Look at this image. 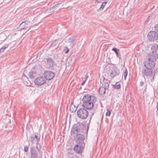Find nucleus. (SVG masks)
<instances>
[{
  "label": "nucleus",
  "instance_id": "c756f323",
  "mask_svg": "<svg viewBox=\"0 0 158 158\" xmlns=\"http://www.w3.org/2000/svg\"><path fill=\"white\" fill-rule=\"evenodd\" d=\"M144 82L143 81H141L139 85L140 86H142L144 85Z\"/></svg>",
  "mask_w": 158,
  "mask_h": 158
},
{
  "label": "nucleus",
  "instance_id": "7c9ffc66",
  "mask_svg": "<svg viewBox=\"0 0 158 158\" xmlns=\"http://www.w3.org/2000/svg\"><path fill=\"white\" fill-rule=\"evenodd\" d=\"M60 3H57L53 6V7L56 8L59 5H60Z\"/></svg>",
  "mask_w": 158,
  "mask_h": 158
},
{
  "label": "nucleus",
  "instance_id": "f257e3e1",
  "mask_svg": "<svg viewBox=\"0 0 158 158\" xmlns=\"http://www.w3.org/2000/svg\"><path fill=\"white\" fill-rule=\"evenodd\" d=\"M97 101V98L94 96H91L87 94L84 96L82 99L83 107L88 110H91L94 106V103Z\"/></svg>",
  "mask_w": 158,
  "mask_h": 158
},
{
  "label": "nucleus",
  "instance_id": "4c0bfd02",
  "mask_svg": "<svg viewBox=\"0 0 158 158\" xmlns=\"http://www.w3.org/2000/svg\"><path fill=\"white\" fill-rule=\"evenodd\" d=\"M157 110H158V102H157V106H156Z\"/></svg>",
  "mask_w": 158,
  "mask_h": 158
},
{
  "label": "nucleus",
  "instance_id": "f8f14e48",
  "mask_svg": "<svg viewBox=\"0 0 158 158\" xmlns=\"http://www.w3.org/2000/svg\"><path fill=\"white\" fill-rule=\"evenodd\" d=\"M29 140L31 142L32 144L34 143L38 144L40 140V137H38L35 135H31L29 138Z\"/></svg>",
  "mask_w": 158,
  "mask_h": 158
},
{
  "label": "nucleus",
  "instance_id": "5701e85b",
  "mask_svg": "<svg viewBox=\"0 0 158 158\" xmlns=\"http://www.w3.org/2000/svg\"><path fill=\"white\" fill-rule=\"evenodd\" d=\"M36 148H37L38 151L39 152L41 150V147L40 146V144L38 143V144H36Z\"/></svg>",
  "mask_w": 158,
  "mask_h": 158
},
{
  "label": "nucleus",
  "instance_id": "72a5a7b5",
  "mask_svg": "<svg viewBox=\"0 0 158 158\" xmlns=\"http://www.w3.org/2000/svg\"><path fill=\"white\" fill-rule=\"evenodd\" d=\"M147 84H146L145 85V88L144 89V92H146V89H147Z\"/></svg>",
  "mask_w": 158,
  "mask_h": 158
},
{
  "label": "nucleus",
  "instance_id": "ddd939ff",
  "mask_svg": "<svg viewBox=\"0 0 158 158\" xmlns=\"http://www.w3.org/2000/svg\"><path fill=\"white\" fill-rule=\"evenodd\" d=\"M81 126H74L71 129V133L72 134H75L80 132H83L82 130L80 129Z\"/></svg>",
  "mask_w": 158,
  "mask_h": 158
},
{
  "label": "nucleus",
  "instance_id": "393cba45",
  "mask_svg": "<svg viewBox=\"0 0 158 158\" xmlns=\"http://www.w3.org/2000/svg\"><path fill=\"white\" fill-rule=\"evenodd\" d=\"M8 46V44H6L1 48L2 51H4V49L7 48Z\"/></svg>",
  "mask_w": 158,
  "mask_h": 158
},
{
  "label": "nucleus",
  "instance_id": "9d476101",
  "mask_svg": "<svg viewBox=\"0 0 158 158\" xmlns=\"http://www.w3.org/2000/svg\"><path fill=\"white\" fill-rule=\"evenodd\" d=\"M44 77L46 80H50L53 78L55 76L54 73L50 71H46L44 73Z\"/></svg>",
  "mask_w": 158,
  "mask_h": 158
},
{
  "label": "nucleus",
  "instance_id": "bb28decb",
  "mask_svg": "<svg viewBox=\"0 0 158 158\" xmlns=\"http://www.w3.org/2000/svg\"><path fill=\"white\" fill-rule=\"evenodd\" d=\"M57 44V41L55 40L52 43V45L53 46H55L56 45V44Z\"/></svg>",
  "mask_w": 158,
  "mask_h": 158
},
{
  "label": "nucleus",
  "instance_id": "e433bc0d",
  "mask_svg": "<svg viewBox=\"0 0 158 158\" xmlns=\"http://www.w3.org/2000/svg\"><path fill=\"white\" fill-rule=\"evenodd\" d=\"M69 51V50L67 48V50L65 52L66 53H67Z\"/></svg>",
  "mask_w": 158,
  "mask_h": 158
},
{
  "label": "nucleus",
  "instance_id": "a878e982",
  "mask_svg": "<svg viewBox=\"0 0 158 158\" xmlns=\"http://www.w3.org/2000/svg\"><path fill=\"white\" fill-rule=\"evenodd\" d=\"M111 114V111L109 110H108L107 111V112L106 114V115L107 116H110Z\"/></svg>",
  "mask_w": 158,
  "mask_h": 158
},
{
  "label": "nucleus",
  "instance_id": "f03ea898",
  "mask_svg": "<svg viewBox=\"0 0 158 158\" xmlns=\"http://www.w3.org/2000/svg\"><path fill=\"white\" fill-rule=\"evenodd\" d=\"M77 144L75 146L74 150L76 153H81L83 152L85 146L84 140L85 136L81 134H77L75 138Z\"/></svg>",
  "mask_w": 158,
  "mask_h": 158
},
{
  "label": "nucleus",
  "instance_id": "7ed1b4c3",
  "mask_svg": "<svg viewBox=\"0 0 158 158\" xmlns=\"http://www.w3.org/2000/svg\"><path fill=\"white\" fill-rule=\"evenodd\" d=\"M151 49L152 52L148 54L146 59L155 62L158 58V45L156 44H152Z\"/></svg>",
  "mask_w": 158,
  "mask_h": 158
},
{
  "label": "nucleus",
  "instance_id": "ea45409f",
  "mask_svg": "<svg viewBox=\"0 0 158 158\" xmlns=\"http://www.w3.org/2000/svg\"><path fill=\"white\" fill-rule=\"evenodd\" d=\"M156 115L157 116H158V109L156 110Z\"/></svg>",
  "mask_w": 158,
  "mask_h": 158
},
{
  "label": "nucleus",
  "instance_id": "f704fd0d",
  "mask_svg": "<svg viewBox=\"0 0 158 158\" xmlns=\"http://www.w3.org/2000/svg\"><path fill=\"white\" fill-rule=\"evenodd\" d=\"M88 76L87 75H86L85 76V80H86V81L88 79Z\"/></svg>",
  "mask_w": 158,
  "mask_h": 158
},
{
  "label": "nucleus",
  "instance_id": "c9c22d12",
  "mask_svg": "<svg viewBox=\"0 0 158 158\" xmlns=\"http://www.w3.org/2000/svg\"><path fill=\"white\" fill-rule=\"evenodd\" d=\"M86 80H85L84 81H83L82 82V83H81V85H83L85 84V82H86Z\"/></svg>",
  "mask_w": 158,
  "mask_h": 158
},
{
  "label": "nucleus",
  "instance_id": "cd10ccee",
  "mask_svg": "<svg viewBox=\"0 0 158 158\" xmlns=\"http://www.w3.org/2000/svg\"><path fill=\"white\" fill-rule=\"evenodd\" d=\"M155 30L157 32H158V24H156L154 27Z\"/></svg>",
  "mask_w": 158,
  "mask_h": 158
},
{
  "label": "nucleus",
  "instance_id": "0eeeda50",
  "mask_svg": "<svg viewBox=\"0 0 158 158\" xmlns=\"http://www.w3.org/2000/svg\"><path fill=\"white\" fill-rule=\"evenodd\" d=\"M144 66L146 69H152L155 67L156 65V62L154 61L146 59L144 61Z\"/></svg>",
  "mask_w": 158,
  "mask_h": 158
},
{
  "label": "nucleus",
  "instance_id": "a211bd4d",
  "mask_svg": "<svg viewBox=\"0 0 158 158\" xmlns=\"http://www.w3.org/2000/svg\"><path fill=\"white\" fill-rule=\"evenodd\" d=\"M112 50L115 52L117 57L119 59L121 58V55L119 53L120 51L119 49H117L116 48H112Z\"/></svg>",
  "mask_w": 158,
  "mask_h": 158
},
{
  "label": "nucleus",
  "instance_id": "39448f33",
  "mask_svg": "<svg viewBox=\"0 0 158 158\" xmlns=\"http://www.w3.org/2000/svg\"><path fill=\"white\" fill-rule=\"evenodd\" d=\"M77 114L78 118L84 119L87 118L89 113L87 109L84 107L78 109L77 112Z\"/></svg>",
  "mask_w": 158,
  "mask_h": 158
},
{
  "label": "nucleus",
  "instance_id": "473e14b6",
  "mask_svg": "<svg viewBox=\"0 0 158 158\" xmlns=\"http://www.w3.org/2000/svg\"><path fill=\"white\" fill-rule=\"evenodd\" d=\"M105 80V77H103V80L102 81L101 80H100V82L102 84L103 83H104V81Z\"/></svg>",
  "mask_w": 158,
  "mask_h": 158
},
{
  "label": "nucleus",
  "instance_id": "4468645a",
  "mask_svg": "<svg viewBox=\"0 0 158 158\" xmlns=\"http://www.w3.org/2000/svg\"><path fill=\"white\" fill-rule=\"evenodd\" d=\"M30 23V21L28 19L22 22L19 25V29L20 30L26 29L28 27V25Z\"/></svg>",
  "mask_w": 158,
  "mask_h": 158
},
{
  "label": "nucleus",
  "instance_id": "6e6552de",
  "mask_svg": "<svg viewBox=\"0 0 158 158\" xmlns=\"http://www.w3.org/2000/svg\"><path fill=\"white\" fill-rule=\"evenodd\" d=\"M109 87V84L107 82L103 84L100 87L99 90V93L101 95L105 94H106V90H108Z\"/></svg>",
  "mask_w": 158,
  "mask_h": 158
},
{
  "label": "nucleus",
  "instance_id": "6ab92c4d",
  "mask_svg": "<svg viewBox=\"0 0 158 158\" xmlns=\"http://www.w3.org/2000/svg\"><path fill=\"white\" fill-rule=\"evenodd\" d=\"M29 77L31 79H33L36 76V72L34 70H31L28 73Z\"/></svg>",
  "mask_w": 158,
  "mask_h": 158
},
{
  "label": "nucleus",
  "instance_id": "1a4fd4ad",
  "mask_svg": "<svg viewBox=\"0 0 158 158\" xmlns=\"http://www.w3.org/2000/svg\"><path fill=\"white\" fill-rule=\"evenodd\" d=\"M45 78L43 76L39 77L37 78L35 80V84L40 86L44 85L46 82Z\"/></svg>",
  "mask_w": 158,
  "mask_h": 158
},
{
  "label": "nucleus",
  "instance_id": "f3484780",
  "mask_svg": "<svg viewBox=\"0 0 158 158\" xmlns=\"http://www.w3.org/2000/svg\"><path fill=\"white\" fill-rule=\"evenodd\" d=\"M76 36H73L69 39L68 42L72 46H74L75 44V42L76 40Z\"/></svg>",
  "mask_w": 158,
  "mask_h": 158
},
{
  "label": "nucleus",
  "instance_id": "412c9836",
  "mask_svg": "<svg viewBox=\"0 0 158 158\" xmlns=\"http://www.w3.org/2000/svg\"><path fill=\"white\" fill-rule=\"evenodd\" d=\"M107 2H103L102 4L101 5V6L100 7V8L98 10V11H99V10L101 9H103L106 5V4L107 3Z\"/></svg>",
  "mask_w": 158,
  "mask_h": 158
},
{
  "label": "nucleus",
  "instance_id": "423d86ee",
  "mask_svg": "<svg viewBox=\"0 0 158 158\" xmlns=\"http://www.w3.org/2000/svg\"><path fill=\"white\" fill-rule=\"evenodd\" d=\"M148 40L151 41H158V33L155 31H151L148 34Z\"/></svg>",
  "mask_w": 158,
  "mask_h": 158
},
{
  "label": "nucleus",
  "instance_id": "2f4dec72",
  "mask_svg": "<svg viewBox=\"0 0 158 158\" xmlns=\"http://www.w3.org/2000/svg\"><path fill=\"white\" fill-rule=\"evenodd\" d=\"M89 124L87 125V129H86V133H87V135L88 132L89 130Z\"/></svg>",
  "mask_w": 158,
  "mask_h": 158
},
{
  "label": "nucleus",
  "instance_id": "aec40b11",
  "mask_svg": "<svg viewBox=\"0 0 158 158\" xmlns=\"http://www.w3.org/2000/svg\"><path fill=\"white\" fill-rule=\"evenodd\" d=\"M112 85L114 89H120L121 88V84L118 82H117L115 85L112 84Z\"/></svg>",
  "mask_w": 158,
  "mask_h": 158
},
{
  "label": "nucleus",
  "instance_id": "dca6fc26",
  "mask_svg": "<svg viewBox=\"0 0 158 158\" xmlns=\"http://www.w3.org/2000/svg\"><path fill=\"white\" fill-rule=\"evenodd\" d=\"M120 73L119 71L117 69H114L110 73V77L114 78L115 77L118 75Z\"/></svg>",
  "mask_w": 158,
  "mask_h": 158
},
{
  "label": "nucleus",
  "instance_id": "a19ab883",
  "mask_svg": "<svg viewBox=\"0 0 158 158\" xmlns=\"http://www.w3.org/2000/svg\"><path fill=\"white\" fill-rule=\"evenodd\" d=\"M91 118H90V120H89V122L90 121V120H91Z\"/></svg>",
  "mask_w": 158,
  "mask_h": 158
},
{
  "label": "nucleus",
  "instance_id": "4be33fe9",
  "mask_svg": "<svg viewBox=\"0 0 158 158\" xmlns=\"http://www.w3.org/2000/svg\"><path fill=\"white\" fill-rule=\"evenodd\" d=\"M128 74V71L127 68H126L124 72V80H126V77Z\"/></svg>",
  "mask_w": 158,
  "mask_h": 158
},
{
  "label": "nucleus",
  "instance_id": "b1692460",
  "mask_svg": "<svg viewBox=\"0 0 158 158\" xmlns=\"http://www.w3.org/2000/svg\"><path fill=\"white\" fill-rule=\"evenodd\" d=\"M54 7H53V6L51 7L49 9H48L46 10V11H47L48 12H51L53 11L54 10Z\"/></svg>",
  "mask_w": 158,
  "mask_h": 158
},
{
  "label": "nucleus",
  "instance_id": "58836bf2",
  "mask_svg": "<svg viewBox=\"0 0 158 158\" xmlns=\"http://www.w3.org/2000/svg\"><path fill=\"white\" fill-rule=\"evenodd\" d=\"M2 50L1 48L0 49V53H1V52H4V51H2Z\"/></svg>",
  "mask_w": 158,
  "mask_h": 158
},
{
  "label": "nucleus",
  "instance_id": "c85d7f7f",
  "mask_svg": "<svg viewBox=\"0 0 158 158\" xmlns=\"http://www.w3.org/2000/svg\"><path fill=\"white\" fill-rule=\"evenodd\" d=\"M28 148V147L27 146H25L24 147V151L25 152L27 151Z\"/></svg>",
  "mask_w": 158,
  "mask_h": 158
},
{
  "label": "nucleus",
  "instance_id": "2eb2a0df",
  "mask_svg": "<svg viewBox=\"0 0 158 158\" xmlns=\"http://www.w3.org/2000/svg\"><path fill=\"white\" fill-rule=\"evenodd\" d=\"M31 158H36L38 156V154L35 147L33 146L31 148Z\"/></svg>",
  "mask_w": 158,
  "mask_h": 158
},
{
  "label": "nucleus",
  "instance_id": "9b49d317",
  "mask_svg": "<svg viewBox=\"0 0 158 158\" xmlns=\"http://www.w3.org/2000/svg\"><path fill=\"white\" fill-rule=\"evenodd\" d=\"M47 62L46 63L47 67L49 68H52L55 65V62L54 60L51 58L48 57L46 59Z\"/></svg>",
  "mask_w": 158,
  "mask_h": 158
},
{
  "label": "nucleus",
  "instance_id": "20e7f679",
  "mask_svg": "<svg viewBox=\"0 0 158 158\" xmlns=\"http://www.w3.org/2000/svg\"><path fill=\"white\" fill-rule=\"evenodd\" d=\"M156 73L155 71H154L152 69H146H146L144 68L142 71V76L144 77L145 79V77H152V78L153 79L155 74Z\"/></svg>",
  "mask_w": 158,
  "mask_h": 158
}]
</instances>
